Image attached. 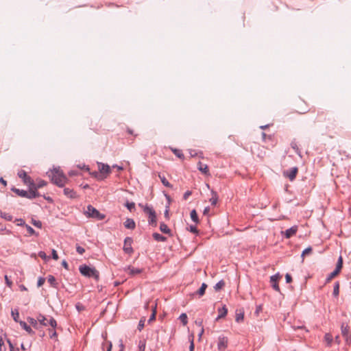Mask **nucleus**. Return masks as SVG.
<instances>
[{"mask_svg": "<svg viewBox=\"0 0 351 351\" xmlns=\"http://www.w3.org/2000/svg\"><path fill=\"white\" fill-rule=\"evenodd\" d=\"M49 176L51 178V181L59 187L64 186L67 180L63 173L57 168L53 169Z\"/></svg>", "mask_w": 351, "mask_h": 351, "instance_id": "nucleus-1", "label": "nucleus"}, {"mask_svg": "<svg viewBox=\"0 0 351 351\" xmlns=\"http://www.w3.org/2000/svg\"><path fill=\"white\" fill-rule=\"evenodd\" d=\"M80 274L87 278H93L97 281L99 279V272L95 268L86 265H80L79 267Z\"/></svg>", "mask_w": 351, "mask_h": 351, "instance_id": "nucleus-2", "label": "nucleus"}, {"mask_svg": "<svg viewBox=\"0 0 351 351\" xmlns=\"http://www.w3.org/2000/svg\"><path fill=\"white\" fill-rule=\"evenodd\" d=\"M37 320L40 323V325L47 326L48 325L51 326L53 329L57 326V322L56 319L53 317H50L49 320L47 319V317L42 315L39 314L38 315Z\"/></svg>", "mask_w": 351, "mask_h": 351, "instance_id": "nucleus-3", "label": "nucleus"}, {"mask_svg": "<svg viewBox=\"0 0 351 351\" xmlns=\"http://www.w3.org/2000/svg\"><path fill=\"white\" fill-rule=\"evenodd\" d=\"M85 213L88 217L99 220H101L105 218V215L104 214L100 213L99 210L91 205H88L87 206V210Z\"/></svg>", "mask_w": 351, "mask_h": 351, "instance_id": "nucleus-4", "label": "nucleus"}, {"mask_svg": "<svg viewBox=\"0 0 351 351\" xmlns=\"http://www.w3.org/2000/svg\"><path fill=\"white\" fill-rule=\"evenodd\" d=\"M18 176L21 178L23 182L28 186H34V180L27 176V173L24 170H20L18 172Z\"/></svg>", "mask_w": 351, "mask_h": 351, "instance_id": "nucleus-5", "label": "nucleus"}, {"mask_svg": "<svg viewBox=\"0 0 351 351\" xmlns=\"http://www.w3.org/2000/svg\"><path fill=\"white\" fill-rule=\"evenodd\" d=\"M228 339L226 337L219 336L218 337L217 348L219 351H224L228 347Z\"/></svg>", "mask_w": 351, "mask_h": 351, "instance_id": "nucleus-6", "label": "nucleus"}, {"mask_svg": "<svg viewBox=\"0 0 351 351\" xmlns=\"http://www.w3.org/2000/svg\"><path fill=\"white\" fill-rule=\"evenodd\" d=\"M132 239L131 237H126L124 240L123 251L128 254L133 252L132 247Z\"/></svg>", "mask_w": 351, "mask_h": 351, "instance_id": "nucleus-7", "label": "nucleus"}, {"mask_svg": "<svg viewBox=\"0 0 351 351\" xmlns=\"http://www.w3.org/2000/svg\"><path fill=\"white\" fill-rule=\"evenodd\" d=\"M298 171V168L295 167L285 171L284 175L285 177L288 178L291 181H293L296 177Z\"/></svg>", "mask_w": 351, "mask_h": 351, "instance_id": "nucleus-8", "label": "nucleus"}, {"mask_svg": "<svg viewBox=\"0 0 351 351\" xmlns=\"http://www.w3.org/2000/svg\"><path fill=\"white\" fill-rule=\"evenodd\" d=\"M280 278L279 274H276L270 277V282L272 288L276 291H280V287L278 284V280Z\"/></svg>", "mask_w": 351, "mask_h": 351, "instance_id": "nucleus-9", "label": "nucleus"}, {"mask_svg": "<svg viewBox=\"0 0 351 351\" xmlns=\"http://www.w3.org/2000/svg\"><path fill=\"white\" fill-rule=\"evenodd\" d=\"M99 173L101 174H109L111 172L110 167L108 165L102 162H98Z\"/></svg>", "mask_w": 351, "mask_h": 351, "instance_id": "nucleus-10", "label": "nucleus"}, {"mask_svg": "<svg viewBox=\"0 0 351 351\" xmlns=\"http://www.w3.org/2000/svg\"><path fill=\"white\" fill-rule=\"evenodd\" d=\"M64 195L70 199H76L77 195L76 192L70 188H64L63 190Z\"/></svg>", "mask_w": 351, "mask_h": 351, "instance_id": "nucleus-11", "label": "nucleus"}, {"mask_svg": "<svg viewBox=\"0 0 351 351\" xmlns=\"http://www.w3.org/2000/svg\"><path fill=\"white\" fill-rule=\"evenodd\" d=\"M297 231H298V226H292L290 228H289L285 231V232H284L285 237L287 239H289L291 237H293V235H295L296 234Z\"/></svg>", "mask_w": 351, "mask_h": 351, "instance_id": "nucleus-12", "label": "nucleus"}, {"mask_svg": "<svg viewBox=\"0 0 351 351\" xmlns=\"http://www.w3.org/2000/svg\"><path fill=\"white\" fill-rule=\"evenodd\" d=\"M29 186V191H27V197H26V198L32 199L40 196V194L38 193V192H37V189H34V187L32 186Z\"/></svg>", "mask_w": 351, "mask_h": 351, "instance_id": "nucleus-13", "label": "nucleus"}, {"mask_svg": "<svg viewBox=\"0 0 351 351\" xmlns=\"http://www.w3.org/2000/svg\"><path fill=\"white\" fill-rule=\"evenodd\" d=\"M218 313L219 315L216 318V321H218L219 319L223 318L226 316L228 313V308H226V305H223L221 308H218Z\"/></svg>", "mask_w": 351, "mask_h": 351, "instance_id": "nucleus-14", "label": "nucleus"}, {"mask_svg": "<svg viewBox=\"0 0 351 351\" xmlns=\"http://www.w3.org/2000/svg\"><path fill=\"white\" fill-rule=\"evenodd\" d=\"M124 226L130 230H133L136 227L134 221L132 219H127L124 222Z\"/></svg>", "mask_w": 351, "mask_h": 351, "instance_id": "nucleus-15", "label": "nucleus"}, {"mask_svg": "<svg viewBox=\"0 0 351 351\" xmlns=\"http://www.w3.org/2000/svg\"><path fill=\"white\" fill-rule=\"evenodd\" d=\"M197 168L204 174H205V175L208 174L209 171H208V167L207 165H205L201 162H199L197 163Z\"/></svg>", "mask_w": 351, "mask_h": 351, "instance_id": "nucleus-16", "label": "nucleus"}, {"mask_svg": "<svg viewBox=\"0 0 351 351\" xmlns=\"http://www.w3.org/2000/svg\"><path fill=\"white\" fill-rule=\"evenodd\" d=\"M19 324H20V326L26 331L27 332L29 335H34L35 332L31 328V327L29 326H28L26 322H23V321H20L19 322Z\"/></svg>", "mask_w": 351, "mask_h": 351, "instance_id": "nucleus-17", "label": "nucleus"}, {"mask_svg": "<svg viewBox=\"0 0 351 351\" xmlns=\"http://www.w3.org/2000/svg\"><path fill=\"white\" fill-rule=\"evenodd\" d=\"M160 230L165 234H167L171 235V230L169 228V227L164 222L160 223Z\"/></svg>", "mask_w": 351, "mask_h": 351, "instance_id": "nucleus-18", "label": "nucleus"}, {"mask_svg": "<svg viewBox=\"0 0 351 351\" xmlns=\"http://www.w3.org/2000/svg\"><path fill=\"white\" fill-rule=\"evenodd\" d=\"M12 190L13 192H14L19 196H21V197H27V191H25V190H23V189H16V188H13Z\"/></svg>", "mask_w": 351, "mask_h": 351, "instance_id": "nucleus-19", "label": "nucleus"}, {"mask_svg": "<svg viewBox=\"0 0 351 351\" xmlns=\"http://www.w3.org/2000/svg\"><path fill=\"white\" fill-rule=\"evenodd\" d=\"M207 288V285L206 283H202L200 288L198 289V291L195 293H194L193 295L197 294L199 297H202L204 295L205 291Z\"/></svg>", "mask_w": 351, "mask_h": 351, "instance_id": "nucleus-20", "label": "nucleus"}, {"mask_svg": "<svg viewBox=\"0 0 351 351\" xmlns=\"http://www.w3.org/2000/svg\"><path fill=\"white\" fill-rule=\"evenodd\" d=\"M152 237L156 241L165 242L167 241V238L165 237L160 234L158 232L153 233Z\"/></svg>", "mask_w": 351, "mask_h": 351, "instance_id": "nucleus-21", "label": "nucleus"}, {"mask_svg": "<svg viewBox=\"0 0 351 351\" xmlns=\"http://www.w3.org/2000/svg\"><path fill=\"white\" fill-rule=\"evenodd\" d=\"M128 271L130 275L134 276V275L141 274L143 271V269H138V268H134L132 267H128Z\"/></svg>", "mask_w": 351, "mask_h": 351, "instance_id": "nucleus-22", "label": "nucleus"}, {"mask_svg": "<svg viewBox=\"0 0 351 351\" xmlns=\"http://www.w3.org/2000/svg\"><path fill=\"white\" fill-rule=\"evenodd\" d=\"M47 281L51 287H53L54 288L58 287V283H57L56 280L53 276L49 275L47 276Z\"/></svg>", "mask_w": 351, "mask_h": 351, "instance_id": "nucleus-23", "label": "nucleus"}, {"mask_svg": "<svg viewBox=\"0 0 351 351\" xmlns=\"http://www.w3.org/2000/svg\"><path fill=\"white\" fill-rule=\"evenodd\" d=\"M158 177L164 186L168 188H173V185L165 178L164 176L158 175Z\"/></svg>", "mask_w": 351, "mask_h": 351, "instance_id": "nucleus-24", "label": "nucleus"}, {"mask_svg": "<svg viewBox=\"0 0 351 351\" xmlns=\"http://www.w3.org/2000/svg\"><path fill=\"white\" fill-rule=\"evenodd\" d=\"M211 193H212V197L210 199V202L211 203V204L213 206H215L218 201V195H217V193L213 190L211 191Z\"/></svg>", "mask_w": 351, "mask_h": 351, "instance_id": "nucleus-25", "label": "nucleus"}, {"mask_svg": "<svg viewBox=\"0 0 351 351\" xmlns=\"http://www.w3.org/2000/svg\"><path fill=\"white\" fill-rule=\"evenodd\" d=\"M28 322L36 329L39 328L38 322L36 319L32 318V317H28L27 318Z\"/></svg>", "mask_w": 351, "mask_h": 351, "instance_id": "nucleus-26", "label": "nucleus"}, {"mask_svg": "<svg viewBox=\"0 0 351 351\" xmlns=\"http://www.w3.org/2000/svg\"><path fill=\"white\" fill-rule=\"evenodd\" d=\"M324 340L326 342V346L330 347L333 341L332 335L330 333H326L324 335Z\"/></svg>", "mask_w": 351, "mask_h": 351, "instance_id": "nucleus-27", "label": "nucleus"}, {"mask_svg": "<svg viewBox=\"0 0 351 351\" xmlns=\"http://www.w3.org/2000/svg\"><path fill=\"white\" fill-rule=\"evenodd\" d=\"M143 210L145 213L149 215V216L154 215L156 213L155 210L152 207L148 206L147 204L145 206Z\"/></svg>", "mask_w": 351, "mask_h": 351, "instance_id": "nucleus-28", "label": "nucleus"}, {"mask_svg": "<svg viewBox=\"0 0 351 351\" xmlns=\"http://www.w3.org/2000/svg\"><path fill=\"white\" fill-rule=\"evenodd\" d=\"M148 223L150 226H156V213L154 215L149 216Z\"/></svg>", "mask_w": 351, "mask_h": 351, "instance_id": "nucleus-29", "label": "nucleus"}, {"mask_svg": "<svg viewBox=\"0 0 351 351\" xmlns=\"http://www.w3.org/2000/svg\"><path fill=\"white\" fill-rule=\"evenodd\" d=\"M0 217L8 221H11L12 220V216L11 215L1 210H0Z\"/></svg>", "mask_w": 351, "mask_h": 351, "instance_id": "nucleus-30", "label": "nucleus"}, {"mask_svg": "<svg viewBox=\"0 0 351 351\" xmlns=\"http://www.w3.org/2000/svg\"><path fill=\"white\" fill-rule=\"evenodd\" d=\"M11 314H12V316L13 317V319L16 322H19V313L18 309H16V308L12 309V311H11Z\"/></svg>", "mask_w": 351, "mask_h": 351, "instance_id": "nucleus-31", "label": "nucleus"}, {"mask_svg": "<svg viewBox=\"0 0 351 351\" xmlns=\"http://www.w3.org/2000/svg\"><path fill=\"white\" fill-rule=\"evenodd\" d=\"M191 218L193 222L196 223L199 222L198 216L195 209L192 210L191 212Z\"/></svg>", "mask_w": 351, "mask_h": 351, "instance_id": "nucleus-32", "label": "nucleus"}, {"mask_svg": "<svg viewBox=\"0 0 351 351\" xmlns=\"http://www.w3.org/2000/svg\"><path fill=\"white\" fill-rule=\"evenodd\" d=\"M339 272L337 270H334L327 276L326 279V283H328L333 278H335Z\"/></svg>", "mask_w": 351, "mask_h": 351, "instance_id": "nucleus-33", "label": "nucleus"}, {"mask_svg": "<svg viewBox=\"0 0 351 351\" xmlns=\"http://www.w3.org/2000/svg\"><path fill=\"white\" fill-rule=\"evenodd\" d=\"M244 319V312L240 311L239 313H236L235 321L238 323L242 322Z\"/></svg>", "mask_w": 351, "mask_h": 351, "instance_id": "nucleus-34", "label": "nucleus"}, {"mask_svg": "<svg viewBox=\"0 0 351 351\" xmlns=\"http://www.w3.org/2000/svg\"><path fill=\"white\" fill-rule=\"evenodd\" d=\"M341 334H342L343 337L348 336L350 335L349 327L348 326H344V324H343L341 325Z\"/></svg>", "mask_w": 351, "mask_h": 351, "instance_id": "nucleus-35", "label": "nucleus"}, {"mask_svg": "<svg viewBox=\"0 0 351 351\" xmlns=\"http://www.w3.org/2000/svg\"><path fill=\"white\" fill-rule=\"evenodd\" d=\"M180 320L183 324L184 326L186 325L188 323V317L186 313H182L179 317Z\"/></svg>", "mask_w": 351, "mask_h": 351, "instance_id": "nucleus-36", "label": "nucleus"}, {"mask_svg": "<svg viewBox=\"0 0 351 351\" xmlns=\"http://www.w3.org/2000/svg\"><path fill=\"white\" fill-rule=\"evenodd\" d=\"M339 282H336L334 285V288H333V295L335 297H337L339 295Z\"/></svg>", "mask_w": 351, "mask_h": 351, "instance_id": "nucleus-37", "label": "nucleus"}, {"mask_svg": "<svg viewBox=\"0 0 351 351\" xmlns=\"http://www.w3.org/2000/svg\"><path fill=\"white\" fill-rule=\"evenodd\" d=\"M47 184V182L45 180H40L38 182V183L36 184L34 183V186H32L34 189H40L43 186H45Z\"/></svg>", "mask_w": 351, "mask_h": 351, "instance_id": "nucleus-38", "label": "nucleus"}, {"mask_svg": "<svg viewBox=\"0 0 351 351\" xmlns=\"http://www.w3.org/2000/svg\"><path fill=\"white\" fill-rule=\"evenodd\" d=\"M342 266H343L342 257L339 256V259H338V261H337V265H336L335 270H337V271L340 272V271H341V269L342 268Z\"/></svg>", "mask_w": 351, "mask_h": 351, "instance_id": "nucleus-39", "label": "nucleus"}, {"mask_svg": "<svg viewBox=\"0 0 351 351\" xmlns=\"http://www.w3.org/2000/svg\"><path fill=\"white\" fill-rule=\"evenodd\" d=\"M172 151H173V154L179 158H181V159L184 158V154H182L181 150L178 149H172Z\"/></svg>", "mask_w": 351, "mask_h": 351, "instance_id": "nucleus-40", "label": "nucleus"}, {"mask_svg": "<svg viewBox=\"0 0 351 351\" xmlns=\"http://www.w3.org/2000/svg\"><path fill=\"white\" fill-rule=\"evenodd\" d=\"M153 309H152V313L149 317V319H148V323H151L152 321L155 320L156 319V305H155L154 307H153Z\"/></svg>", "mask_w": 351, "mask_h": 351, "instance_id": "nucleus-41", "label": "nucleus"}, {"mask_svg": "<svg viewBox=\"0 0 351 351\" xmlns=\"http://www.w3.org/2000/svg\"><path fill=\"white\" fill-rule=\"evenodd\" d=\"M225 285V282L223 280L219 281L214 287L215 291L220 290Z\"/></svg>", "mask_w": 351, "mask_h": 351, "instance_id": "nucleus-42", "label": "nucleus"}, {"mask_svg": "<svg viewBox=\"0 0 351 351\" xmlns=\"http://www.w3.org/2000/svg\"><path fill=\"white\" fill-rule=\"evenodd\" d=\"M125 206L127 207V208L130 211L132 212V210H134L135 209V204L134 202H127L125 203Z\"/></svg>", "mask_w": 351, "mask_h": 351, "instance_id": "nucleus-43", "label": "nucleus"}, {"mask_svg": "<svg viewBox=\"0 0 351 351\" xmlns=\"http://www.w3.org/2000/svg\"><path fill=\"white\" fill-rule=\"evenodd\" d=\"M25 227L26 228V229L29 234H31V235L36 234V236H38V233H36L35 232V230L30 226L25 224Z\"/></svg>", "mask_w": 351, "mask_h": 351, "instance_id": "nucleus-44", "label": "nucleus"}, {"mask_svg": "<svg viewBox=\"0 0 351 351\" xmlns=\"http://www.w3.org/2000/svg\"><path fill=\"white\" fill-rule=\"evenodd\" d=\"M32 223L36 228H42V222L39 220H36V219H32Z\"/></svg>", "mask_w": 351, "mask_h": 351, "instance_id": "nucleus-45", "label": "nucleus"}, {"mask_svg": "<svg viewBox=\"0 0 351 351\" xmlns=\"http://www.w3.org/2000/svg\"><path fill=\"white\" fill-rule=\"evenodd\" d=\"M312 250L313 249L311 247L306 248L304 250H303L301 256L304 257L305 255L311 254L312 252Z\"/></svg>", "mask_w": 351, "mask_h": 351, "instance_id": "nucleus-46", "label": "nucleus"}, {"mask_svg": "<svg viewBox=\"0 0 351 351\" xmlns=\"http://www.w3.org/2000/svg\"><path fill=\"white\" fill-rule=\"evenodd\" d=\"M90 175H91L94 178H96L97 180H101L102 179L101 178H100V173L98 172V171H93V172H90V171H88Z\"/></svg>", "mask_w": 351, "mask_h": 351, "instance_id": "nucleus-47", "label": "nucleus"}, {"mask_svg": "<svg viewBox=\"0 0 351 351\" xmlns=\"http://www.w3.org/2000/svg\"><path fill=\"white\" fill-rule=\"evenodd\" d=\"M144 325H145V319H141L139 321L138 326H137L138 330H139L141 331L143 328Z\"/></svg>", "mask_w": 351, "mask_h": 351, "instance_id": "nucleus-48", "label": "nucleus"}, {"mask_svg": "<svg viewBox=\"0 0 351 351\" xmlns=\"http://www.w3.org/2000/svg\"><path fill=\"white\" fill-rule=\"evenodd\" d=\"M38 256L43 260H46V259L49 258V257L47 256L46 253L43 251H40L38 252Z\"/></svg>", "mask_w": 351, "mask_h": 351, "instance_id": "nucleus-49", "label": "nucleus"}, {"mask_svg": "<svg viewBox=\"0 0 351 351\" xmlns=\"http://www.w3.org/2000/svg\"><path fill=\"white\" fill-rule=\"evenodd\" d=\"M76 251L78 254H83V253L85 252V250L82 247L77 245Z\"/></svg>", "mask_w": 351, "mask_h": 351, "instance_id": "nucleus-50", "label": "nucleus"}, {"mask_svg": "<svg viewBox=\"0 0 351 351\" xmlns=\"http://www.w3.org/2000/svg\"><path fill=\"white\" fill-rule=\"evenodd\" d=\"M45 279L43 277H40L37 282L38 287H41L45 283Z\"/></svg>", "mask_w": 351, "mask_h": 351, "instance_id": "nucleus-51", "label": "nucleus"}, {"mask_svg": "<svg viewBox=\"0 0 351 351\" xmlns=\"http://www.w3.org/2000/svg\"><path fill=\"white\" fill-rule=\"evenodd\" d=\"M192 192L191 191H186L183 195V199L186 200L190 195H191Z\"/></svg>", "mask_w": 351, "mask_h": 351, "instance_id": "nucleus-52", "label": "nucleus"}, {"mask_svg": "<svg viewBox=\"0 0 351 351\" xmlns=\"http://www.w3.org/2000/svg\"><path fill=\"white\" fill-rule=\"evenodd\" d=\"M51 256H52V258H53L54 260L58 259V253L54 249H53L51 251Z\"/></svg>", "mask_w": 351, "mask_h": 351, "instance_id": "nucleus-53", "label": "nucleus"}, {"mask_svg": "<svg viewBox=\"0 0 351 351\" xmlns=\"http://www.w3.org/2000/svg\"><path fill=\"white\" fill-rule=\"evenodd\" d=\"M194 350V342H193V337L190 339V346H189V351H193Z\"/></svg>", "mask_w": 351, "mask_h": 351, "instance_id": "nucleus-54", "label": "nucleus"}, {"mask_svg": "<svg viewBox=\"0 0 351 351\" xmlns=\"http://www.w3.org/2000/svg\"><path fill=\"white\" fill-rule=\"evenodd\" d=\"M344 337V339H345L346 343L347 344L350 345V343H351V335H348V336H345V337Z\"/></svg>", "mask_w": 351, "mask_h": 351, "instance_id": "nucleus-55", "label": "nucleus"}, {"mask_svg": "<svg viewBox=\"0 0 351 351\" xmlns=\"http://www.w3.org/2000/svg\"><path fill=\"white\" fill-rule=\"evenodd\" d=\"M16 221L19 222L17 223L18 226H23L25 225V222L23 219H17Z\"/></svg>", "mask_w": 351, "mask_h": 351, "instance_id": "nucleus-56", "label": "nucleus"}, {"mask_svg": "<svg viewBox=\"0 0 351 351\" xmlns=\"http://www.w3.org/2000/svg\"><path fill=\"white\" fill-rule=\"evenodd\" d=\"M80 169H84L86 171H90V168L88 165H83V166H81V165H78L77 166Z\"/></svg>", "mask_w": 351, "mask_h": 351, "instance_id": "nucleus-57", "label": "nucleus"}, {"mask_svg": "<svg viewBox=\"0 0 351 351\" xmlns=\"http://www.w3.org/2000/svg\"><path fill=\"white\" fill-rule=\"evenodd\" d=\"M190 232L193 233H197V228L195 226H191L189 228Z\"/></svg>", "mask_w": 351, "mask_h": 351, "instance_id": "nucleus-58", "label": "nucleus"}, {"mask_svg": "<svg viewBox=\"0 0 351 351\" xmlns=\"http://www.w3.org/2000/svg\"><path fill=\"white\" fill-rule=\"evenodd\" d=\"M285 279L287 283H290L292 281V277L289 274H286Z\"/></svg>", "mask_w": 351, "mask_h": 351, "instance_id": "nucleus-59", "label": "nucleus"}, {"mask_svg": "<svg viewBox=\"0 0 351 351\" xmlns=\"http://www.w3.org/2000/svg\"><path fill=\"white\" fill-rule=\"evenodd\" d=\"M50 332V338L53 339L57 337V332L55 330L51 331L50 329L49 330Z\"/></svg>", "mask_w": 351, "mask_h": 351, "instance_id": "nucleus-60", "label": "nucleus"}, {"mask_svg": "<svg viewBox=\"0 0 351 351\" xmlns=\"http://www.w3.org/2000/svg\"><path fill=\"white\" fill-rule=\"evenodd\" d=\"M145 343L141 342V343L138 346L139 351H145Z\"/></svg>", "mask_w": 351, "mask_h": 351, "instance_id": "nucleus-61", "label": "nucleus"}, {"mask_svg": "<svg viewBox=\"0 0 351 351\" xmlns=\"http://www.w3.org/2000/svg\"><path fill=\"white\" fill-rule=\"evenodd\" d=\"M7 342H8V345H9L10 351H11V350H14V349H15V348H14V346H13V344H12V341H11L10 339H8V340H7Z\"/></svg>", "mask_w": 351, "mask_h": 351, "instance_id": "nucleus-62", "label": "nucleus"}, {"mask_svg": "<svg viewBox=\"0 0 351 351\" xmlns=\"http://www.w3.org/2000/svg\"><path fill=\"white\" fill-rule=\"evenodd\" d=\"M202 319H197L195 321V324L197 325L199 327H200L201 328H203V326H202Z\"/></svg>", "mask_w": 351, "mask_h": 351, "instance_id": "nucleus-63", "label": "nucleus"}, {"mask_svg": "<svg viewBox=\"0 0 351 351\" xmlns=\"http://www.w3.org/2000/svg\"><path fill=\"white\" fill-rule=\"evenodd\" d=\"M5 282H6L7 285L8 287H11V285H12V282L8 279L7 276H5Z\"/></svg>", "mask_w": 351, "mask_h": 351, "instance_id": "nucleus-64", "label": "nucleus"}]
</instances>
